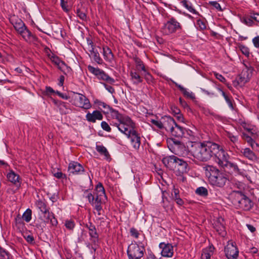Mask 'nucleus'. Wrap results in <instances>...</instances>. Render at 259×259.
Instances as JSON below:
<instances>
[{"label": "nucleus", "mask_w": 259, "mask_h": 259, "mask_svg": "<svg viewBox=\"0 0 259 259\" xmlns=\"http://www.w3.org/2000/svg\"><path fill=\"white\" fill-rule=\"evenodd\" d=\"M113 116L117 120L114 125L131 139L133 148L138 150L141 145V138L135 130V123L128 116L120 114L116 111H113Z\"/></svg>", "instance_id": "f257e3e1"}, {"label": "nucleus", "mask_w": 259, "mask_h": 259, "mask_svg": "<svg viewBox=\"0 0 259 259\" xmlns=\"http://www.w3.org/2000/svg\"><path fill=\"white\" fill-rule=\"evenodd\" d=\"M191 155L201 161H206L213 156L215 143H191Z\"/></svg>", "instance_id": "f03ea898"}, {"label": "nucleus", "mask_w": 259, "mask_h": 259, "mask_svg": "<svg viewBox=\"0 0 259 259\" xmlns=\"http://www.w3.org/2000/svg\"><path fill=\"white\" fill-rule=\"evenodd\" d=\"M84 196L88 199L89 202L94 207L98 215L101 214L102 211V205L105 203L107 199L105 190L100 183L96 188V193L93 195L90 191L87 190L84 193Z\"/></svg>", "instance_id": "7ed1b4c3"}, {"label": "nucleus", "mask_w": 259, "mask_h": 259, "mask_svg": "<svg viewBox=\"0 0 259 259\" xmlns=\"http://www.w3.org/2000/svg\"><path fill=\"white\" fill-rule=\"evenodd\" d=\"M205 175L208 178L210 183L214 186L223 187L228 181L226 174L212 166L206 167Z\"/></svg>", "instance_id": "20e7f679"}, {"label": "nucleus", "mask_w": 259, "mask_h": 259, "mask_svg": "<svg viewBox=\"0 0 259 259\" xmlns=\"http://www.w3.org/2000/svg\"><path fill=\"white\" fill-rule=\"evenodd\" d=\"M11 22L15 29L22 38L29 43L34 42L36 37L27 28L24 22L20 19L14 17L11 18Z\"/></svg>", "instance_id": "39448f33"}, {"label": "nucleus", "mask_w": 259, "mask_h": 259, "mask_svg": "<svg viewBox=\"0 0 259 259\" xmlns=\"http://www.w3.org/2000/svg\"><path fill=\"white\" fill-rule=\"evenodd\" d=\"M168 146L170 150L176 155L191 158L190 150L189 151L180 141L171 139L169 141Z\"/></svg>", "instance_id": "423d86ee"}, {"label": "nucleus", "mask_w": 259, "mask_h": 259, "mask_svg": "<svg viewBox=\"0 0 259 259\" xmlns=\"http://www.w3.org/2000/svg\"><path fill=\"white\" fill-rule=\"evenodd\" d=\"M215 150H213V156L215 157V161L222 167H224L229 161V155L224 149L215 143Z\"/></svg>", "instance_id": "0eeeda50"}, {"label": "nucleus", "mask_w": 259, "mask_h": 259, "mask_svg": "<svg viewBox=\"0 0 259 259\" xmlns=\"http://www.w3.org/2000/svg\"><path fill=\"white\" fill-rule=\"evenodd\" d=\"M234 203L238 204V206L244 210H249L252 206L251 200L244 195L241 192H234Z\"/></svg>", "instance_id": "6e6552de"}, {"label": "nucleus", "mask_w": 259, "mask_h": 259, "mask_svg": "<svg viewBox=\"0 0 259 259\" xmlns=\"http://www.w3.org/2000/svg\"><path fill=\"white\" fill-rule=\"evenodd\" d=\"M144 248L136 243H131L128 247L127 252L129 259H141L144 255Z\"/></svg>", "instance_id": "1a4fd4ad"}, {"label": "nucleus", "mask_w": 259, "mask_h": 259, "mask_svg": "<svg viewBox=\"0 0 259 259\" xmlns=\"http://www.w3.org/2000/svg\"><path fill=\"white\" fill-rule=\"evenodd\" d=\"M252 71V68L246 67L240 76L233 81L234 85L235 87L244 85L251 77Z\"/></svg>", "instance_id": "9d476101"}, {"label": "nucleus", "mask_w": 259, "mask_h": 259, "mask_svg": "<svg viewBox=\"0 0 259 259\" xmlns=\"http://www.w3.org/2000/svg\"><path fill=\"white\" fill-rule=\"evenodd\" d=\"M181 29V26L175 18H171L163 26V32L166 35L172 33Z\"/></svg>", "instance_id": "9b49d317"}, {"label": "nucleus", "mask_w": 259, "mask_h": 259, "mask_svg": "<svg viewBox=\"0 0 259 259\" xmlns=\"http://www.w3.org/2000/svg\"><path fill=\"white\" fill-rule=\"evenodd\" d=\"M73 101L74 104L77 107L84 109H89L92 107L89 100L82 94L75 93L73 96Z\"/></svg>", "instance_id": "f8f14e48"}, {"label": "nucleus", "mask_w": 259, "mask_h": 259, "mask_svg": "<svg viewBox=\"0 0 259 259\" xmlns=\"http://www.w3.org/2000/svg\"><path fill=\"white\" fill-rule=\"evenodd\" d=\"M161 254L166 257H171L174 254V246L169 243L161 242L159 244Z\"/></svg>", "instance_id": "ddd939ff"}, {"label": "nucleus", "mask_w": 259, "mask_h": 259, "mask_svg": "<svg viewBox=\"0 0 259 259\" xmlns=\"http://www.w3.org/2000/svg\"><path fill=\"white\" fill-rule=\"evenodd\" d=\"M226 255L228 259H237L238 250L233 243H228L225 248Z\"/></svg>", "instance_id": "4468645a"}, {"label": "nucleus", "mask_w": 259, "mask_h": 259, "mask_svg": "<svg viewBox=\"0 0 259 259\" xmlns=\"http://www.w3.org/2000/svg\"><path fill=\"white\" fill-rule=\"evenodd\" d=\"M187 169L188 164L187 161L178 158L174 171L177 173V175H181L187 172Z\"/></svg>", "instance_id": "2eb2a0df"}, {"label": "nucleus", "mask_w": 259, "mask_h": 259, "mask_svg": "<svg viewBox=\"0 0 259 259\" xmlns=\"http://www.w3.org/2000/svg\"><path fill=\"white\" fill-rule=\"evenodd\" d=\"M226 170H228L229 172L244 176L245 175L244 171L240 169L238 166L233 163L229 162L224 167Z\"/></svg>", "instance_id": "dca6fc26"}, {"label": "nucleus", "mask_w": 259, "mask_h": 259, "mask_svg": "<svg viewBox=\"0 0 259 259\" xmlns=\"http://www.w3.org/2000/svg\"><path fill=\"white\" fill-rule=\"evenodd\" d=\"M82 166L77 162H71L69 164L68 171L73 175H78L83 171Z\"/></svg>", "instance_id": "f3484780"}, {"label": "nucleus", "mask_w": 259, "mask_h": 259, "mask_svg": "<svg viewBox=\"0 0 259 259\" xmlns=\"http://www.w3.org/2000/svg\"><path fill=\"white\" fill-rule=\"evenodd\" d=\"M163 120V128L170 133L174 128L176 122L174 119L170 116H164L162 117Z\"/></svg>", "instance_id": "a211bd4d"}, {"label": "nucleus", "mask_w": 259, "mask_h": 259, "mask_svg": "<svg viewBox=\"0 0 259 259\" xmlns=\"http://www.w3.org/2000/svg\"><path fill=\"white\" fill-rule=\"evenodd\" d=\"M43 215L41 217L44 222L50 223L53 226H56L58 224L57 219L54 217L52 213H50L48 210L42 213Z\"/></svg>", "instance_id": "6ab92c4d"}, {"label": "nucleus", "mask_w": 259, "mask_h": 259, "mask_svg": "<svg viewBox=\"0 0 259 259\" xmlns=\"http://www.w3.org/2000/svg\"><path fill=\"white\" fill-rule=\"evenodd\" d=\"M7 177L9 181L12 183L16 186H20V179L19 176L15 174L13 170H10L7 175Z\"/></svg>", "instance_id": "aec40b11"}, {"label": "nucleus", "mask_w": 259, "mask_h": 259, "mask_svg": "<svg viewBox=\"0 0 259 259\" xmlns=\"http://www.w3.org/2000/svg\"><path fill=\"white\" fill-rule=\"evenodd\" d=\"M87 120L89 121L95 122L96 120H101L103 118V115L99 111H94L91 113L88 112L86 115Z\"/></svg>", "instance_id": "412c9836"}, {"label": "nucleus", "mask_w": 259, "mask_h": 259, "mask_svg": "<svg viewBox=\"0 0 259 259\" xmlns=\"http://www.w3.org/2000/svg\"><path fill=\"white\" fill-rule=\"evenodd\" d=\"M185 128L176 123L174 128L170 132L172 136L177 137H181L184 134Z\"/></svg>", "instance_id": "4be33fe9"}, {"label": "nucleus", "mask_w": 259, "mask_h": 259, "mask_svg": "<svg viewBox=\"0 0 259 259\" xmlns=\"http://www.w3.org/2000/svg\"><path fill=\"white\" fill-rule=\"evenodd\" d=\"M103 55L104 59L109 62H112L114 61V55L111 50L108 47H105L103 48Z\"/></svg>", "instance_id": "5701e85b"}, {"label": "nucleus", "mask_w": 259, "mask_h": 259, "mask_svg": "<svg viewBox=\"0 0 259 259\" xmlns=\"http://www.w3.org/2000/svg\"><path fill=\"white\" fill-rule=\"evenodd\" d=\"M214 248L212 246L204 249L201 254V259H210V257L213 254Z\"/></svg>", "instance_id": "b1692460"}, {"label": "nucleus", "mask_w": 259, "mask_h": 259, "mask_svg": "<svg viewBox=\"0 0 259 259\" xmlns=\"http://www.w3.org/2000/svg\"><path fill=\"white\" fill-rule=\"evenodd\" d=\"M51 61L57 66L60 70H63L66 65L65 63L61 61L58 57L53 55L49 56Z\"/></svg>", "instance_id": "393cba45"}, {"label": "nucleus", "mask_w": 259, "mask_h": 259, "mask_svg": "<svg viewBox=\"0 0 259 259\" xmlns=\"http://www.w3.org/2000/svg\"><path fill=\"white\" fill-rule=\"evenodd\" d=\"M96 149L97 151L100 153V154L103 155L105 159L107 160H110V155L107 150V149L102 145H97Z\"/></svg>", "instance_id": "a878e982"}, {"label": "nucleus", "mask_w": 259, "mask_h": 259, "mask_svg": "<svg viewBox=\"0 0 259 259\" xmlns=\"http://www.w3.org/2000/svg\"><path fill=\"white\" fill-rule=\"evenodd\" d=\"M183 6L186 8L190 13L194 14H198V12L193 8L192 4L187 0H182L181 2Z\"/></svg>", "instance_id": "bb28decb"}, {"label": "nucleus", "mask_w": 259, "mask_h": 259, "mask_svg": "<svg viewBox=\"0 0 259 259\" xmlns=\"http://www.w3.org/2000/svg\"><path fill=\"white\" fill-rule=\"evenodd\" d=\"M136 69L138 71H141L142 75H144L146 77L147 75H149L144 65L140 60H136Z\"/></svg>", "instance_id": "cd10ccee"}, {"label": "nucleus", "mask_w": 259, "mask_h": 259, "mask_svg": "<svg viewBox=\"0 0 259 259\" xmlns=\"http://www.w3.org/2000/svg\"><path fill=\"white\" fill-rule=\"evenodd\" d=\"M176 85L179 88L185 97L191 99L195 98V95L192 92L188 91L186 89L180 84H176Z\"/></svg>", "instance_id": "c85d7f7f"}, {"label": "nucleus", "mask_w": 259, "mask_h": 259, "mask_svg": "<svg viewBox=\"0 0 259 259\" xmlns=\"http://www.w3.org/2000/svg\"><path fill=\"white\" fill-rule=\"evenodd\" d=\"M141 76V73L139 74L136 72H131V76L134 83L138 84L142 81Z\"/></svg>", "instance_id": "c756f323"}, {"label": "nucleus", "mask_w": 259, "mask_h": 259, "mask_svg": "<svg viewBox=\"0 0 259 259\" xmlns=\"http://www.w3.org/2000/svg\"><path fill=\"white\" fill-rule=\"evenodd\" d=\"M90 54V55L91 57L94 58V60L100 64L102 62V59H101L99 53L94 50V49L91 47V49L89 50Z\"/></svg>", "instance_id": "7c9ffc66"}, {"label": "nucleus", "mask_w": 259, "mask_h": 259, "mask_svg": "<svg viewBox=\"0 0 259 259\" xmlns=\"http://www.w3.org/2000/svg\"><path fill=\"white\" fill-rule=\"evenodd\" d=\"M98 78L100 79H102L103 80H106V81L112 83L114 82V79L110 77H109L107 74H106L104 71L102 70H100L99 73H98L97 76Z\"/></svg>", "instance_id": "2f4dec72"}, {"label": "nucleus", "mask_w": 259, "mask_h": 259, "mask_svg": "<svg viewBox=\"0 0 259 259\" xmlns=\"http://www.w3.org/2000/svg\"><path fill=\"white\" fill-rule=\"evenodd\" d=\"M195 193L201 196H206L208 195V191L203 187H200L196 189Z\"/></svg>", "instance_id": "473e14b6"}, {"label": "nucleus", "mask_w": 259, "mask_h": 259, "mask_svg": "<svg viewBox=\"0 0 259 259\" xmlns=\"http://www.w3.org/2000/svg\"><path fill=\"white\" fill-rule=\"evenodd\" d=\"M178 158L174 155L171 156V160H170L169 165H167V168L174 170L176 167V162Z\"/></svg>", "instance_id": "72a5a7b5"}, {"label": "nucleus", "mask_w": 259, "mask_h": 259, "mask_svg": "<svg viewBox=\"0 0 259 259\" xmlns=\"http://www.w3.org/2000/svg\"><path fill=\"white\" fill-rule=\"evenodd\" d=\"M243 154L249 159L253 160L255 158L254 153L249 148H245L243 151Z\"/></svg>", "instance_id": "f704fd0d"}, {"label": "nucleus", "mask_w": 259, "mask_h": 259, "mask_svg": "<svg viewBox=\"0 0 259 259\" xmlns=\"http://www.w3.org/2000/svg\"><path fill=\"white\" fill-rule=\"evenodd\" d=\"M22 218L26 222H29L31 219V210L27 209L23 213Z\"/></svg>", "instance_id": "c9c22d12"}, {"label": "nucleus", "mask_w": 259, "mask_h": 259, "mask_svg": "<svg viewBox=\"0 0 259 259\" xmlns=\"http://www.w3.org/2000/svg\"><path fill=\"white\" fill-rule=\"evenodd\" d=\"M36 205L42 213L48 210L45 203L40 200H38L36 202Z\"/></svg>", "instance_id": "e433bc0d"}, {"label": "nucleus", "mask_w": 259, "mask_h": 259, "mask_svg": "<svg viewBox=\"0 0 259 259\" xmlns=\"http://www.w3.org/2000/svg\"><path fill=\"white\" fill-rule=\"evenodd\" d=\"M10 254L5 249L0 247V257L1 259H10Z\"/></svg>", "instance_id": "4c0bfd02"}, {"label": "nucleus", "mask_w": 259, "mask_h": 259, "mask_svg": "<svg viewBox=\"0 0 259 259\" xmlns=\"http://www.w3.org/2000/svg\"><path fill=\"white\" fill-rule=\"evenodd\" d=\"M239 49L243 54L246 57H249L250 54L249 50L247 47L243 45H240L239 46Z\"/></svg>", "instance_id": "58836bf2"}, {"label": "nucleus", "mask_w": 259, "mask_h": 259, "mask_svg": "<svg viewBox=\"0 0 259 259\" xmlns=\"http://www.w3.org/2000/svg\"><path fill=\"white\" fill-rule=\"evenodd\" d=\"M89 234L91 237L94 239V241H95L98 237V235L97 234L95 227H92L90 228Z\"/></svg>", "instance_id": "ea45409f"}, {"label": "nucleus", "mask_w": 259, "mask_h": 259, "mask_svg": "<svg viewBox=\"0 0 259 259\" xmlns=\"http://www.w3.org/2000/svg\"><path fill=\"white\" fill-rule=\"evenodd\" d=\"M151 122L159 129L163 128V120L159 121L155 119H151Z\"/></svg>", "instance_id": "a19ab883"}, {"label": "nucleus", "mask_w": 259, "mask_h": 259, "mask_svg": "<svg viewBox=\"0 0 259 259\" xmlns=\"http://www.w3.org/2000/svg\"><path fill=\"white\" fill-rule=\"evenodd\" d=\"M222 95L224 97L226 102L228 104V106H229V107L231 109H233V104H232L231 99L227 95H226V94L224 92L222 91Z\"/></svg>", "instance_id": "79ce46f5"}, {"label": "nucleus", "mask_w": 259, "mask_h": 259, "mask_svg": "<svg viewBox=\"0 0 259 259\" xmlns=\"http://www.w3.org/2000/svg\"><path fill=\"white\" fill-rule=\"evenodd\" d=\"M88 70L90 72L94 74V75L97 76L98 73H99L100 69L95 68L92 66H89L88 67Z\"/></svg>", "instance_id": "37998d69"}, {"label": "nucleus", "mask_w": 259, "mask_h": 259, "mask_svg": "<svg viewBox=\"0 0 259 259\" xmlns=\"http://www.w3.org/2000/svg\"><path fill=\"white\" fill-rule=\"evenodd\" d=\"M45 94L47 96H50L56 94V92L51 87H46L45 89Z\"/></svg>", "instance_id": "c03bdc74"}, {"label": "nucleus", "mask_w": 259, "mask_h": 259, "mask_svg": "<svg viewBox=\"0 0 259 259\" xmlns=\"http://www.w3.org/2000/svg\"><path fill=\"white\" fill-rule=\"evenodd\" d=\"M67 1L68 0H61V6L65 12H68L69 10Z\"/></svg>", "instance_id": "a18cd8bd"}, {"label": "nucleus", "mask_w": 259, "mask_h": 259, "mask_svg": "<svg viewBox=\"0 0 259 259\" xmlns=\"http://www.w3.org/2000/svg\"><path fill=\"white\" fill-rule=\"evenodd\" d=\"M95 103L97 104L99 107H102L104 109H109V106L106 104L105 103L102 102L99 100H96L95 101Z\"/></svg>", "instance_id": "49530a36"}, {"label": "nucleus", "mask_w": 259, "mask_h": 259, "mask_svg": "<svg viewBox=\"0 0 259 259\" xmlns=\"http://www.w3.org/2000/svg\"><path fill=\"white\" fill-rule=\"evenodd\" d=\"M252 19V18H245L243 19L242 22L246 25L250 26L253 23Z\"/></svg>", "instance_id": "de8ad7c7"}, {"label": "nucleus", "mask_w": 259, "mask_h": 259, "mask_svg": "<svg viewBox=\"0 0 259 259\" xmlns=\"http://www.w3.org/2000/svg\"><path fill=\"white\" fill-rule=\"evenodd\" d=\"M101 125L102 128L104 130H105V131H106L107 132H110L111 128H110V127L109 126V125H108V124L106 122L102 121L101 122Z\"/></svg>", "instance_id": "09e8293b"}, {"label": "nucleus", "mask_w": 259, "mask_h": 259, "mask_svg": "<svg viewBox=\"0 0 259 259\" xmlns=\"http://www.w3.org/2000/svg\"><path fill=\"white\" fill-rule=\"evenodd\" d=\"M65 225L67 228L70 230L72 229L74 227V223L70 220L66 221Z\"/></svg>", "instance_id": "8fccbe9b"}, {"label": "nucleus", "mask_w": 259, "mask_h": 259, "mask_svg": "<svg viewBox=\"0 0 259 259\" xmlns=\"http://www.w3.org/2000/svg\"><path fill=\"white\" fill-rule=\"evenodd\" d=\"M24 238L29 243L32 244L34 242V238L31 235H24Z\"/></svg>", "instance_id": "3c124183"}, {"label": "nucleus", "mask_w": 259, "mask_h": 259, "mask_svg": "<svg viewBox=\"0 0 259 259\" xmlns=\"http://www.w3.org/2000/svg\"><path fill=\"white\" fill-rule=\"evenodd\" d=\"M76 13L78 17L81 20H84L86 19V15L84 12L80 11L79 10H77Z\"/></svg>", "instance_id": "603ef678"}, {"label": "nucleus", "mask_w": 259, "mask_h": 259, "mask_svg": "<svg viewBox=\"0 0 259 259\" xmlns=\"http://www.w3.org/2000/svg\"><path fill=\"white\" fill-rule=\"evenodd\" d=\"M170 160H171V156L164 157L162 159V162L166 167L169 165Z\"/></svg>", "instance_id": "864d4df0"}, {"label": "nucleus", "mask_w": 259, "mask_h": 259, "mask_svg": "<svg viewBox=\"0 0 259 259\" xmlns=\"http://www.w3.org/2000/svg\"><path fill=\"white\" fill-rule=\"evenodd\" d=\"M210 4L214 7L216 9L222 11L223 10L220 6V5L217 2H210Z\"/></svg>", "instance_id": "5fc2aeb1"}, {"label": "nucleus", "mask_w": 259, "mask_h": 259, "mask_svg": "<svg viewBox=\"0 0 259 259\" xmlns=\"http://www.w3.org/2000/svg\"><path fill=\"white\" fill-rule=\"evenodd\" d=\"M252 42L254 46L256 48H259V36H256L252 39Z\"/></svg>", "instance_id": "6e6d98bb"}, {"label": "nucleus", "mask_w": 259, "mask_h": 259, "mask_svg": "<svg viewBox=\"0 0 259 259\" xmlns=\"http://www.w3.org/2000/svg\"><path fill=\"white\" fill-rule=\"evenodd\" d=\"M197 25L199 26L200 28L202 30L205 29L206 25L202 21L199 20L197 21Z\"/></svg>", "instance_id": "4d7b16f0"}, {"label": "nucleus", "mask_w": 259, "mask_h": 259, "mask_svg": "<svg viewBox=\"0 0 259 259\" xmlns=\"http://www.w3.org/2000/svg\"><path fill=\"white\" fill-rule=\"evenodd\" d=\"M54 176L58 179L63 178L65 177V175L61 171H57L54 173Z\"/></svg>", "instance_id": "13d9d810"}, {"label": "nucleus", "mask_w": 259, "mask_h": 259, "mask_svg": "<svg viewBox=\"0 0 259 259\" xmlns=\"http://www.w3.org/2000/svg\"><path fill=\"white\" fill-rule=\"evenodd\" d=\"M214 75L216 78L221 82H224L225 81V78L221 74L215 73Z\"/></svg>", "instance_id": "bf43d9fd"}, {"label": "nucleus", "mask_w": 259, "mask_h": 259, "mask_svg": "<svg viewBox=\"0 0 259 259\" xmlns=\"http://www.w3.org/2000/svg\"><path fill=\"white\" fill-rule=\"evenodd\" d=\"M131 235L135 237V238H138L139 236V233L135 229H133V228L131 229Z\"/></svg>", "instance_id": "052dcab7"}, {"label": "nucleus", "mask_w": 259, "mask_h": 259, "mask_svg": "<svg viewBox=\"0 0 259 259\" xmlns=\"http://www.w3.org/2000/svg\"><path fill=\"white\" fill-rule=\"evenodd\" d=\"M178 194H179V190L178 189H174L173 190L172 194H171L173 199H174L176 198L177 197H179Z\"/></svg>", "instance_id": "680f3d73"}, {"label": "nucleus", "mask_w": 259, "mask_h": 259, "mask_svg": "<svg viewBox=\"0 0 259 259\" xmlns=\"http://www.w3.org/2000/svg\"><path fill=\"white\" fill-rule=\"evenodd\" d=\"M228 137L230 139V140L233 143H235L238 140V138L237 137L233 136V135H231V134H228Z\"/></svg>", "instance_id": "e2e57ef3"}, {"label": "nucleus", "mask_w": 259, "mask_h": 259, "mask_svg": "<svg viewBox=\"0 0 259 259\" xmlns=\"http://www.w3.org/2000/svg\"><path fill=\"white\" fill-rule=\"evenodd\" d=\"M56 94L63 99L67 100L68 99V97L66 95H64L60 92L56 91Z\"/></svg>", "instance_id": "0e129e2a"}, {"label": "nucleus", "mask_w": 259, "mask_h": 259, "mask_svg": "<svg viewBox=\"0 0 259 259\" xmlns=\"http://www.w3.org/2000/svg\"><path fill=\"white\" fill-rule=\"evenodd\" d=\"M246 227H247L248 229L252 233L255 231V228L251 225L247 224Z\"/></svg>", "instance_id": "69168bd1"}, {"label": "nucleus", "mask_w": 259, "mask_h": 259, "mask_svg": "<svg viewBox=\"0 0 259 259\" xmlns=\"http://www.w3.org/2000/svg\"><path fill=\"white\" fill-rule=\"evenodd\" d=\"M176 201L177 203L180 205H182L183 204V201L179 197H177L174 199Z\"/></svg>", "instance_id": "338daca9"}, {"label": "nucleus", "mask_w": 259, "mask_h": 259, "mask_svg": "<svg viewBox=\"0 0 259 259\" xmlns=\"http://www.w3.org/2000/svg\"><path fill=\"white\" fill-rule=\"evenodd\" d=\"M252 18L255 21L259 22V14H254L252 16Z\"/></svg>", "instance_id": "774afa93"}]
</instances>
